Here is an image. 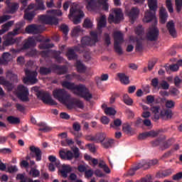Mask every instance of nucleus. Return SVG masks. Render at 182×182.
Segmentation results:
<instances>
[{
    "mask_svg": "<svg viewBox=\"0 0 182 182\" xmlns=\"http://www.w3.org/2000/svg\"><path fill=\"white\" fill-rule=\"evenodd\" d=\"M159 36V31L156 27H152L147 33V39L150 41H156Z\"/></svg>",
    "mask_w": 182,
    "mask_h": 182,
    "instance_id": "13",
    "label": "nucleus"
},
{
    "mask_svg": "<svg viewBox=\"0 0 182 182\" xmlns=\"http://www.w3.org/2000/svg\"><path fill=\"white\" fill-rule=\"evenodd\" d=\"M176 12H181L182 8V0H175Z\"/></svg>",
    "mask_w": 182,
    "mask_h": 182,
    "instance_id": "56",
    "label": "nucleus"
},
{
    "mask_svg": "<svg viewBox=\"0 0 182 182\" xmlns=\"http://www.w3.org/2000/svg\"><path fill=\"white\" fill-rule=\"evenodd\" d=\"M165 68L166 71L170 70L171 71L176 72V71H178V65H170L169 66L166 65Z\"/></svg>",
    "mask_w": 182,
    "mask_h": 182,
    "instance_id": "57",
    "label": "nucleus"
},
{
    "mask_svg": "<svg viewBox=\"0 0 182 182\" xmlns=\"http://www.w3.org/2000/svg\"><path fill=\"white\" fill-rule=\"evenodd\" d=\"M120 44L122 43H114V51H116L118 55L123 54L122 46H119Z\"/></svg>",
    "mask_w": 182,
    "mask_h": 182,
    "instance_id": "48",
    "label": "nucleus"
},
{
    "mask_svg": "<svg viewBox=\"0 0 182 182\" xmlns=\"http://www.w3.org/2000/svg\"><path fill=\"white\" fill-rule=\"evenodd\" d=\"M162 139H156L154 141H151V146L153 147H157L159 146L160 144H161Z\"/></svg>",
    "mask_w": 182,
    "mask_h": 182,
    "instance_id": "60",
    "label": "nucleus"
},
{
    "mask_svg": "<svg viewBox=\"0 0 182 182\" xmlns=\"http://www.w3.org/2000/svg\"><path fill=\"white\" fill-rule=\"evenodd\" d=\"M24 23L21 21L16 24V28L13 31H9L7 34L9 36H16L21 33V29L23 27Z\"/></svg>",
    "mask_w": 182,
    "mask_h": 182,
    "instance_id": "21",
    "label": "nucleus"
},
{
    "mask_svg": "<svg viewBox=\"0 0 182 182\" xmlns=\"http://www.w3.org/2000/svg\"><path fill=\"white\" fill-rule=\"evenodd\" d=\"M73 151L70 150L67 151V154L65 156V159L67 161H72L73 159H78L80 157V149L79 148H75L73 149Z\"/></svg>",
    "mask_w": 182,
    "mask_h": 182,
    "instance_id": "14",
    "label": "nucleus"
},
{
    "mask_svg": "<svg viewBox=\"0 0 182 182\" xmlns=\"http://www.w3.org/2000/svg\"><path fill=\"white\" fill-rule=\"evenodd\" d=\"M60 31H62L63 33H64V35L65 36H67V35L69 33V26H67L66 24H62L60 26Z\"/></svg>",
    "mask_w": 182,
    "mask_h": 182,
    "instance_id": "46",
    "label": "nucleus"
},
{
    "mask_svg": "<svg viewBox=\"0 0 182 182\" xmlns=\"http://www.w3.org/2000/svg\"><path fill=\"white\" fill-rule=\"evenodd\" d=\"M53 96L58 102L65 104L70 100V95L64 89H56L53 91Z\"/></svg>",
    "mask_w": 182,
    "mask_h": 182,
    "instance_id": "5",
    "label": "nucleus"
},
{
    "mask_svg": "<svg viewBox=\"0 0 182 182\" xmlns=\"http://www.w3.org/2000/svg\"><path fill=\"white\" fill-rule=\"evenodd\" d=\"M36 41H41L38 37L33 38V37H28L27 41H25L24 44L22 46V50H26L31 47L36 46Z\"/></svg>",
    "mask_w": 182,
    "mask_h": 182,
    "instance_id": "12",
    "label": "nucleus"
},
{
    "mask_svg": "<svg viewBox=\"0 0 182 182\" xmlns=\"http://www.w3.org/2000/svg\"><path fill=\"white\" fill-rule=\"evenodd\" d=\"M52 73L50 68L40 67L39 73L41 76H47Z\"/></svg>",
    "mask_w": 182,
    "mask_h": 182,
    "instance_id": "34",
    "label": "nucleus"
},
{
    "mask_svg": "<svg viewBox=\"0 0 182 182\" xmlns=\"http://www.w3.org/2000/svg\"><path fill=\"white\" fill-rule=\"evenodd\" d=\"M166 8L169 13H173V6H172L171 0H166Z\"/></svg>",
    "mask_w": 182,
    "mask_h": 182,
    "instance_id": "62",
    "label": "nucleus"
},
{
    "mask_svg": "<svg viewBox=\"0 0 182 182\" xmlns=\"http://www.w3.org/2000/svg\"><path fill=\"white\" fill-rule=\"evenodd\" d=\"M0 85H6L9 91H11L14 87L12 86V84L10 83L9 81H6L5 77H0Z\"/></svg>",
    "mask_w": 182,
    "mask_h": 182,
    "instance_id": "36",
    "label": "nucleus"
},
{
    "mask_svg": "<svg viewBox=\"0 0 182 182\" xmlns=\"http://www.w3.org/2000/svg\"><path fill=\"white\" fill-rule=\"evenodd\" d=\"M40 28L41 26L36 24H31L26 27L25 31L27 33L38 34L41 32Z\"/></svg>",
    "mask_w": 182,
    "mask_h": 182,
    "instance_id": "18",
    "label": "nucleus"
},
{
    "mask_svg": "<svg viewBox=\"0 0 182 182\" xmlns=\"http://www.w3.org/2000/svg\"><path fill=\"white\" fill-rule=\"evenodd\" d=\"M97 43V41L91 38L90 36H84L82 38H81V46H80L82 47L83 50H85V46H92Z\"/></svg>",
    "mask_w": 182,
    "mask_h": 182,
    "instance_id": "16",
    "label": "nucleus"
},
{
    "mask_svg": "<svg viewBox=\"0 0 182 182\" xmlns=\"http://www.w3.org/2000/svg\"><path fill=\"white\" fill-rule=\"evenodd\" d=\"M37 4V10L43 11L46 10L45 4H43V2L42 0H36Z\"/></svg>",
    "mask_w": 182,
    "mask_h": 182,
    "instance_id": "53",
    "label": "nucleus"
},
{
    "mask_svg": "<svg viewBox=\"0 0 182 182\" xmlns=\"http://www.w3.org/2000/svg\"><path fill=\"white\" fill-rule=\"evenodd\" d=\"M98 167L100 168H102L105 173H107L108 174H109L111 172L110 168L107 165L106 162H105L103 160H100Z\"/></svg>",
    "mask_w": 182,
    "mask_h": 182,
    "instance_id": "31",
    "label": "nucleus"
},
{
    "mask_svg": "<svg viewBox=\"0 0 182 182\" xmlns=\"http://www.w3.org/2000/svg\"><path fill=\"white\" fill-rule=\"evenodd\" d=\"M33 90L36 93L38 99L41 100L44 104L50 105L51 106L57 105L58 103L53 99H52L50 95L48 92L44 91H39L38 87H33Z\"/></svg>",
    "mask_w": 182,
    "mask_h": 182,
    "instance_id": "4",
    "label": "nucleus"
},
{
    "mask_svg": "<svg viewBox=\"0 0 182 182\" xmlns=\"http://www.w3.org/2000/svg\"><path fill=\"white\" fill-rule=\"evenodd\" d=\"M160 116L166 117V119H171L172 117V113L168 110H163L161 111Z\"/></svg>",
    "mask_w": 182,
    "mask_h": 182,
    "instance_id": "51",
    "label": "nucleus"
},
{
    "mask_svg": "<svg viewBox=\"0 0 182 182\" xmlns=\"http://www.w3.org/2000/svg\"><path fill=\"white\" fill-rule=\"evenodd\" d=\"M171 146V140L166 141L163 143V145L160 146V149L162 151H164L166 149H168Z\"/></svg>",
    "mask_w": 182,
    "mask_h": 182,
    "instance_id": "50",
    "label": "nucleus"
},
{
    "mask_svg": "<svg viewBox=\"0 0 182 182\" xmlns=\"http://www.w3.org/2000/svg\"><path fill=\"white\" fill-rule=\"evenodd\" d=\"M30 173L33 176V178H38L40 176V171L33 168L31 169Z\"/></svg>",
    "mask_w": 182,
    "mask_h": 182,
    "instance_id": "58",
    "label": "nucleus"
},
{
    "mask_svg": "<svg viewBox=\"0 0 182 182\" xmlns=\"http://www.w3.org/2000/svg\"><path fill=\"white\" fill-rule=\"evenodd\" d=\"M123 19L122 10L121 9H115L110 13L108 16V22L119 24Z\"/></svg>",
    "mask_w": 182,
    "mask_h": 182,
    "instance_id": "7",
    "label": "nucleus"
},
{
    "mask_svg": "<svg viewBox=\"0 0 182 182\" xmlns=\"http://www.w3.org/2000/svg\"><path fill=\"white\" fill-rule=\"evenodd\" d=\"M18 9V4L17 3H13L10 6H7V14H14Z\"/></svg>",
    "mask_w": 182,
    "mask_h": 182,
    "instance_id": "29",
    "label": "nucleus"
},
{
    "mask_svg": "<svg viewBox=\"0 0 182 182\" xmlns=\"http://www.w3.org/2000/svg\"><path fill=\"white\" fill-rule=\"evenodd\" d=\"M122 119H117L114 120L113 123L110 124V127L114 128V129H117L120 126H122Z\"/></svg>",
    "mask_w": 182,
    "mask_h": 182,
    "instance_id": "40",
    "label": "nucleus"
},
{
    "mask_svg": "<svg viewBox=\"0 0 182 182\" xmlns=\"http://www.w3.org/2000/svg\"><path fill=\"white\" fill-rule=\"evenodd\" d=\"M148 6L151 11L156 12L157 10V1L148 0Z\"/></svg>",
    "mask_w": 182,
    "mask_h": 182,
    "instance_id": "33",
    "label": "nucleus"
},
{
    "mask_svg": "<svg viewBox=\"0 0 182 182\" xmlns=\"http://www.w3.org/2000/svg\"><path fill=\"white\" fill-rule=\"evenodd\" d=\"M109 0H90L87 2L86 8L90 11L99 12L100 11L101 6H102V10L105 11H109Z\"/></svg>",
    "mask_w": 182,
    "mask_h": 182,
    "instance_id": "3",
    "label": "nucleus"
},
{
    "mask_svg": "<svg viewBox=\"0 0 182 182\" xmlns=\"http://www.w3.org/2000/svg\"><path fill=\"white\" fill-rule=\"evenodd\" d=\"M7 171H9V173H16L18 171L17 166H9V168H7Z\"/></svg>",
    "mask_w": 182,
    "mask_h": 182,
    "instance_id": "63",
    "label": "nucleus"
},
{
    "mask_svg": "<svg viewBox=\"0 0 182 182\" xmlns=\"http://www.w3.org/2000/svg\"><path fill=\"white\" fill-rule=\"evenodd\" d=\"M141 168H144V170L149 168V164H147V161L146 160L139 161V163L136 164V166L133 168H134L135 171H138Z\"/></svg>",
    "mask_w": 182,
    "mask_h": 182,
    "instance_id": "28",
    "label": "nucleus"
},
{
    "mask_svg": "<svg viewBox=\"0 0 182 182\" xmlns=\"http://www.w3.org/2000/svg\"><path fill=\"white\" fill-rule=\"evenodd\" d=\"M12 16L11 15H3L0 17V24H2L9 19H11Z\"/></svg>",
    "mask_w": 182,
    "mask_h": 182,
    "instance_id": "55",
    "label": "nucleus"
},
{
    "mask_svg": "<svg viewBox=\"0 0 182 182\" xmlns=\"http://www.w3.org/2000/svg\"><path fill=\"white\" fill-rule=\"evenodd\" d=\"M84 51H85V50H83L82 46H80V45L75 46L73 47V48H68L65 55H67L68 60H75L78 58V55L76 54L75 52H77L78 53H82Z\"/></svg>",
    "mask_w": 182,
    "mask_h": 182,
    "instance_id": "9",
    "label": "nucleus"
},
{
    "mask_svg": "<svg viewBox=\"0 0 182 182\" xmlns=\"http://www.w3.org/2000/svg\"><path fill=\"white\" fill-rule=\"evenodd\" d=\"M114 43H122L124 41L122 33L121 31H114Z\"/></svg>",
    "mask_w": 182,
    "mask_h": 182,
    "instance_id": "25",
    "label": "nucleus"
},
{
    "mask_svg": "<svg viewBox=\"0 0 182 182\" xmlns=\"http://www.w3.org/2000/svg\"><path fill=\"white\" fill-rule=\"evenodd\" d=\"M95 137L96 138L97 143L103 142L106 139L107 135L106 134L100 133L97 134Z\"/></svg>",
    "mask_w": 182,
    "mask_h": 182,
    "instance_id": "39",
    "label": "nucleus"
},
{
    "mask_svg": "<svg viewBox=\"0 0 182 182\" xmlns=\"http://www.w3.org/2000/svg\"><path fill=\"white\" fill-rule=\"evenodd\" d=\"M47 14L52 15H40L39 16V21L43 23V24H48V25H57L58 24V17L62 16L61 10H47Z\"/></svg>",
    "mask_w": 182,
    "mask_h": 182,
    "instance_id": "2",
    "label": "nucleus"
},
{
    "mask_svg": "<svg viewBox=\"0 0 182 182\" xmlns=\"http://www.w3.org/2000/svg\"><path fill=\"white\" fill-rule=\"evenodd\" d=\"M51 68L55 71V73L58 75H65L68 72V68L66 65H52Z\"/></svg>",
    "mask_w": 182,
    "mask_h": 182,
    "instance_id": "17",
    "label": "nucleus"
},
{
    "mask_svg": "<svg viewBox=\"0 0 182 182\" xmlns=\"http://www.w3.org/2000/svg\"><path fill=\"white\" fill-rule=\"evenodd\" d=\"M61 85L68 90L74 91L75 94L82 97L87 102H90L92 99V95L90 93V90L83 84L75 85L74 82L64 80L62 81Z\"/></svg>",
    "mask_w": 182,
    "mask_h": 182,
    "instance_id": "1",
    "label": "nucleus"
},
{
    "mask_svg": "<svg viewBox=\"0 0 182 182\" xmlns=\"http://www.w3.org/2000/svg\"><path fill=\"white\" fill-rule=\"evenodd\" d=\"M7 80H10L11 83H18V76L11 71H7L6 74Z\"/></svg>",
    "mask_w": 182,
    "mask_h": 182,
    "instance_id": "23",
    "label": "nucleus"
},
{
    "mask_svg": "<svg viewBox=\"0 0 182 182\" xmlns=\"http://www.w3.org/2000/svg\"><path fill=\"white\" fill-rule=\"evenodd\" d=\"M102 143V146H104L105 149H109L111 147H112V144H114V139H107V141H105V142H101Z\"/></svg>",
    "mask_w": 182,
    "mask_h": 182,
    "instance_id": "42",
    "label": "nucleus"
},
{
    "mask_svg": "<svg viewBox=\"0 0 182 182\" xmlns=\"http://www.w3.org/2000/svg\"><path fill=\"white\" fill-rule=\"evenodd\" d=\"M68 17L73 18V23L77 25L80 23L82 18L85 17V13L79 9L72 6L70 9Z\"/></svg>",
    "mask_w": 182,
    "mask_h": 182,
    "instance_id": "6",
    "label": "nucleus"
},
{
    "mask_svg": "<svg viewBox=\"0 0 182 182\" xmlns=\"http://www.w3.org/2000/svg\"><path fill=\"white\" fill-rule=\"evenodd\" d=\"M166 8L169 13H173V6H172L171 0H166Z\"/></svg>",
    "mask_w": 182,
    "mask_h": 182,
    "instance_id": "61",
    "label": "nucleus"
},
{
    "mask_svg": "<svg viewBox=\"0 0 182 182\" xmlns=\"http://www.w3.org/2000/svg\"><path fill=\"white\" fill-rule=\"evenodd\" d=\"M141 50H143V43L138 40L136 41V44L135 46V51L136 52H141Z\"/></svg>",
    "mask_w": 182,
    "mask_h": 182,
    "instance_id": "54",
    "label": "nucleus"
},
{
    "mask_svg": "<svg viewBox=\"0 0 182 182\" xmlns=\"http://www.w3.org/2000/svg\"><path fill=\"white\" fill-rule=\"evenodd\" d=\"M1 59L4 60V62H7L9 63V62H11L12 60V55L9 53H3Z\"/></svg>",
    "mask_w": 182,
    "mask_h": 182,
    "instance_id": "45",
    "label": "nucleus"
},
{
    "mask_svg": "<svg viewBox=\"0 0 182 182\" xmlns=\"http://www.w3.org/2000/svg\"><path fill=\"white\" fill-rule=\"evenodd\" d=\"M139 13L140 10H139L138 8L132 7V9L127 11V15H128V17L132 21V22L134 23L137 18Z\"/></svg>",
    "mask_w": 182,
    "mask_h": 182,
    "instance_id": "15",
    "label": "nucleus"
},
{
    "mask_svg": "<svg viewBox=\"0 0 182 182\" xmlns=\"http://www.w3.org/2000/svg\"><path fill=\"white\" fill-rule=\"evenodd\" d=\"M159 17L161 23L165 24L167 22L168 13L164 8L160 9Z\"/></svg>",
    "mask_w": 182,
    "mask_h": 182,
    "instance_id": "24",
    "label": "nucleus"
},
{
    "mask_svg": "<svg viewBox=\"0 0 182 182\" xmlns=\"http://www.w3.org/2000/svg\"><path fill=\"white\" fill-rule=\"evenodd\" d=\"M166 28L167 30H168V32L170 33V36H171L173 38H175L177 36V32L175 29V24L173 21H169L166 23Z\"/></svg>",
    "mask_w": 182,
    "mask_h": 182,
    "instance_id": "22",
    "label": "nucleus"
},
{
    "mask_svg": "<svg viewBox=\"0 0 182 182\" xmlns=\"http://www.w3.org/2000/svg\"><path fill=\"white\" fill-rule=\"evenodd\" d=\"M73 135L75 136L74 140L76 142L78 147H80V149H83V147L82 146V141H80L79 139L82 137V133H76L73 132Z\"/></svg>",
    "mask_w": 182,
    "mask_h": 182,
    "instance_id": "35",
    "label": "nucleus"
},
{
    "mask_svg": "<svg viewBox=\"0 0 182 182\" xmlns=\"http://www.w3.org/2000/svg\"><path fill=\"white\" fill-rule=\"evenodd\" d=\"M16 43V39L13 38H9L3 43L4 47H7L11 45H14Z\"/></svg>",
    "mask_w": 182,
    "mask_h": 182,
    "instance_id": "43",
    "label": "nucleus"
},
{
    "mask_svg": "<svg viewBox=\"0 0 182 182\" xmlns=\"http://www.w3.org/2000/svg\"><path fill=\"white\" fill-rule=\"evenodd\" d=\"M30 156L33 159H36V161H41L42 160V151L40 148L35 146H30Z\"/></svg>",
    "mask_w": 182,
    "mask_h": 182,
    "instance_id": "11",
    "label": "nucleus"
},
{
    "mask_svg": "<svg viewBox=\"0 0 182 182\" xmlns=\"http://www.w3.org/2000/svg\"><path fill=\"white\" fill-rule=\"evenodd\" d=\"M123 102L128 106H132L134 103V100L132 98H129L128 94H125L123 95Z\"/></svg>",
    "mask_w": 182,
    "mask_h": 182,
    "instance_id": "38",
    "label": "nucleus"
},
{
    "mask_svg": "<svg viewBox=\"0 0 182 182\" xmlns=\"http://www.w3.org/2000/svg\"><path fill=\"white\" fill-rule=\"evenodd\" d=\"M105 113L107 114V115L114 116L116 114L117 112L113 107H107V109H105Z\"/></svg>",
    "mask_w": 182,
    "mask_h": 182,
    "instance_id": "49",
    "label": "nucleus"
},
{
    "mask_svg": "<svg viewBox=\"0 0 182 182\" xmlns=\"http://www.w3.org/2000/svg\"><path fill=\"white\" fill-rule=\"evenodd\" d=\"M150 110L153 114H154V119L159 120L160 118V114L163 110H160V107L159 106H154L153 107H151Z\"/></svg>",
    "mask_w": 182,
    "mask_h": 182,
    "instance_id": "27",
    "label": "nucleus"
},
{
    "mask_svg": "<svg viewBox=\"0 0 182 182\" xmlns=\"http://www.w3.org/2000/svg\"><path fill=\"white\" fill-rule=\"evenodd\" d=\"M25 73L26 77L23 79V82L25 84L28 82L34 85L38 82V80L37 79V75L38 74L36 71H31L27 70Z\"/></svg>",
    "mask_w": 182,
    "mask_h": 182,
    "instance_id": "10",
    "label": "nucleus"
},
{
    "mask_svg": "<svg viewBox=\"0 0 182 182\" xmlns=\"http://www.w3.org/2000/svg\"><path fill=\"white\" fill-rule=\"evenodd\" d=\"M117 77H118V78H119L121 83H122L125 85H128L129 84V77H127L125 74L118 73Z\"/></svg>",
    "mask_w": 182,
    "mask_h": 182,
    "instance_id": "32",
    "label": "nucleus"
},
{
    "mask_svg": "<svg viewBox=\"0 0 182 182\" xmlns=\"http://www.w3.org/2000/svg\"><path fill=\"white\" fill-rule=\"evenodd\" d=\"M36 15V10H33V11H28V12L25 11L24 19L27 20L28 21H33V19L34 18Z\"/></svg>",
    "mask_w": 182,
    "mask_h": 182,
    "instance_id": "30",
    "label": "nucleus"
},
{
    "mask_svg": "<svg viewBox=\"0 0 182 182\" xmlns=\"http://www.w3.org/2000/svg\"><path fill=\"white\" fill-rule=\"evenodd\" d=\"M80 32V26H77V27H75L74 29H73L71 31L72 36H77Z\"/></svg>",
    "mask_w": 182,
    "mask_h": 182,
    "instance_id": "59",
    "label": "nucleus"
},
{
    "mask_svg": "<svg viewBox=\"0 0 182 182\" xmlns=\"http://www.w3.org/2000/svg\"><path fill=\"white\" fill-rule=\"evenodd\" d=\"M122 130L124 133H126L127 134H129L132 133V128L131 127V126H129V124H124L122 127Z\"/></svg>",
    "mask_w": 182,
    "mask_h": 182,
    "instance_id": "47",
    "label": "nucleus"
},
{
    "mask_svg": "<svg viewBox=\"0 0 182 182\" xmlns=\"http://www.w3.org/2000/svg\"><path fill=\"white\" fill-rule=\"evenodd\" d=\"M16 96L21 102H29V90L23 86L18 85V91L16 92Z\"/></svg>",
    "mask_w": 182,
    "mask_h": 182,
    "instance_id": "8",
    "label": "nucleus"
},
{
    "mask_svg": "<svg viewBox=\"0 0 182 182\" xmlns=\"http://www.w3.org/2000/svg\"><path fill=\"white\" fill-rule=\"evenodd\" d=\"M7 122L12 125H18L21 123V119L18 117L9 116L6 118Z\"/></svg>",
    "mask_w": 182,
    "mask_h": 182,
    "instance_id": "26",
    "label": "nucleus"
},
{
    "mask_svg": "<svg viewBox=\"0 0 182 182\" xmlns=\"http://www.w3.org/2000/svg\"><path fill=\"white\" fill-rule=\"evenodd\" d=\"M77 70L80 73H85L86 71V67L81 62L77 63Z\"/></svg>",
    "mask_w": 182,
    "mask_h": 182,
    "instance_id": "44",
    "label": "nucleus"
},
{
    "mask_svg": "<svg viewBox=\"0 0 182 182\" xmlns=\"http://www.w3.org/2000/svg\"><path fill=\"white\" fill-rule=\"evenodd\" d=\"M107 26V18L106 16L102 15L98 21V28H102Z\"/></svg>",
    "mask_w": 182,
    "mask_h": 182,
    "instance_id": "37",
    "label": "nucleus"
},
{
    "mask_svg": "<svg viewBox=\"0 0 182 182\" xmlns=\"http://www.w3.org/2000/svg\"><path fill=\"white\" fill-rule=\"evenodd\" d=\"M174 106H175V102L173 100H167L166 101V108L171 109V108L174 107Z\"/></svg>",
    "mask_w": 182,
    "mask_h": 182,
    "instance_id": "64",
    "label": "nucleus"
},
{
    "mask_svg": "<svg viewBox=\"0 0 182 182\" xmlns=\"http://www.w3.org/2000/svg\"><path fill=\"white\" fill-rule=\"evenodd\" d=\"M72 128L74 131H71V134L73 135V133H80V125L78 122H75L72 125Z\"/></svg>",
    "mask_w": 182,
    "mask_h": 182,
    "instance_id": "41",
    "label": "nucleus"
},
{
    "mask_svg": "<svg viewBox=\"0 0 182 182\" xmlns=\"http://www.w3.org/2000/svg\"><path fill=\"white\" fill-rule=\"evenodd\" d=\"M135 33L138 36H141L144 34V28L141 25H139L135 29Z\"/></svg>",
    "mask_w": 182,
    "mask_h": 182,
    "instance_id": "52",
    "label": "nucleus"
},
{
    "mask_svg": "<svg viewBox=\"0 0 182 182\" xmlns=\"http://www.w3.org/2000/svg\"><path fill=\"white\" fill-rule=\"evenodd\" d=\"M58 171L63 178H68V173L73 171V168L70 165L63 164L61 168H60Z\"/></svg>",
    "mask_w": 182,
    "mask_h": 182,
    "instance_id": "19",
    "label": "nucleus"
},
{
    "mask_svg": "<svg viewBox=\"0 0 182 182\" xmlns=\"http://www.w3.org/2000/svg\"><path fill=\"white\" fill-rule=\"evenodd\" d=\"M155 14L156 11H151L149 10L146 11L143 21L144 23H150L152 22V21L156 20Z\"/></svg>",
    "mask_w": 182,
    "mask_h": 182,
    "instance_id": "20",
    "label": "nucleus"
}]
</instances>
